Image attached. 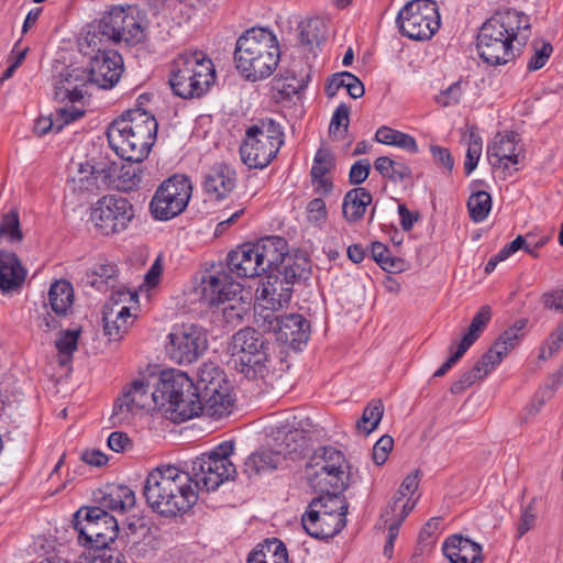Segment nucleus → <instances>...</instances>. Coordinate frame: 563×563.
<instances>
[{"label": "nucleus", "instance_id": "nucleus-19", "mask_svg": "<svg viewBox=\"0 0 563 563\" xmlns=\"http://www.w3.org/2000/svg\"><path fill=\"white\" fill-rule=\"evenodd\" d=\"M131 292H119L118 299L112 296L111 300L103 308V333L110 342H119L129 332L137 319V308L122 305L123 301H133Z\"/></svg>", "mask_w": 563, "mask_h": 563}, {"label": "nucleus", "instance_id": "nucleus-52", "mask_svg": "<svg viewBox=\"0 0 563 563\" xmlns=\"http://www.w3.org/2000/svg\"><path fill=\"white\" fill-rule=\"evenodd\" d=\"M0 236L9 242H20L23 238L20 229V220L16 212H10L2 219L0 225Z\"/></svg>", "mask_w": 563, "mask_h": 563}, {"label": "nucleus", "instance_id": "nucleus-42", "mask_svg": "<svg viewBox=\"0 0 563 563\" xmlns=\"http://www.w3.org/2000/svg\"><path fill=\"white\" fill-rule=\"evenodd\" d=\"M340 490H323L324 495L313 499L308 510L324 511L328 514H342L343 517L347 512V504L342 496L339 495Z\"/></svg>", "mask_w": 563, "mask_h": 563}, {"label": "nucleus", "instance_id": "nucleus-4", "mask_svg": "<svg viewBox=\"0 0 563 563\" xmlns=\"http://www.w3.org/2000/svg\"><path fill=\"white\" fill-rule=\"evenodd\" d=\"M280 60L277 36L264 27L246 30L236 41L234 62L239 73L249 81L268 78Z\"/></svg>", "mask_w": 563, "mask_h": 563}, {"label": "nucleus", "instance_id": "nucleus-45", "mask_svg": "<svg viewBox=\"0 0 563 563\" xmlns=\"http://www.w3.org/2000/svg\"><path fill=\"white\" fill-rule=\"evenodd\" d=\"M115 275V265L108 262L99 263L87 273L86 283L98 290H104Z\"/></svg>", "mask_w": 563, "mask_h": 563}, {"label": "nucleus", "instance_id": "nucleus-24", "mask_svg": "<svg viewBox=\"0 0 563 563\" xmlns=\"http://www.w3.org/2000/svg\"><path fill=\"white\" fill-rule=\"evenodd\" d=\"M521 151L517 133L498 132L487 146V157L493 168L507 170L509 166L520 163Z\"/></svg>", "mask_w": 563, "mask_h": 563}, {"label": "nucleus", "instance_id": "nucleus-27", "mask_svg": "<svg viewBox=\"0 0 563 563\" xmlns=\"http://www.w3.org/2000/svg\"><path fill=\"white\" fill-rule=\"evenodd\" d=\"M257 255L255 243H243L229 253L228 267L238 277L253 278L260 276L265 272Z\"/></svg>", "mask_w": 563, "mask_h": 563}, {"label": "nucleus", "instance_id": "nucleus-47", "mask_svg": "<svg viewBox=\"0 0 563 563\" xmlns=\"http://www.w3.org/2000/svg\"><path fill=\"white\" fill-rule=\"evenodd\" d=\"M420 483V471L415 470L410 474H408L402 483L400 484L399 489L396 492L393 500L391 510L393 512L400 511V505L406 503L408 499H411L412 494L418 489Z\"/></svg>", "mask_w": 563, "mask_h": 563}, {"label": "nucleus", "instance_id": "nucleus-2", "mask_svg": "<svg viewBox=\"0 0 563 563\" xmlns=\"http://www.w3.org/2000/svg\"><path fill=\"white\" fill-rule=\"evenodd\" d=\"M197 492L189 472L175 465H162L148 473L143 494L155 512L175 517L192 508L198 500Z\"/></svg>", "mask_w": 563, "mask_h": 563}, {"label": "nucleus", "instance_id": "nucleus-17", "mask_svg": "<svg viewBox=\"0 0 563 563\" xmlns=\"http://www.w3.org/2000/svg\"><path fill=\"white\" fill-rule=\"evenodd\" d=\"M167 352L178 364H190L207 349V336L196 324L184 323L174 325L168 334Z\"/></svg>", "mask_w": 563, "mask_h": 563}, {"label": "nucleus", "instance_id": "nucleus-34", "mask_svg": "<svg viewBox=\"0 0 563 563\" xmlns=\"http://www.w3.org/2000/svg\"><path fill=\"white\" fill-rule=\"evenodd\" d=\"M26 272L18 256L12 252H0V289L10 291L20 287L25 279Z\"/></svg>", "mask_w": 563, "mask_h": 563}, {"label": "nucleus", "instance_id": "nucleus-1", "mask_svg": "<svg viewBox=\"0 0 563 563\" xmlns=\"http://www.w3.org/2000/svg\"><path fill=\"white\" fill-rule=\"evenodd\" d=\"M530 19L523 12L505 9L495 12L479 29L477 52L484 63L499 66L516 57L530 37Z\"/></svg>", "mask_w": 563, "mask_h": 563}, {"label": "nucleus", "instance_id": "nucleus-15", "mask_svg": "<svg viewBox=\"0 0 563 563\" xmlns=\"http://www.w3.org/2000/svg\"><path fill=\"white\" fill-rule=\"evenodd\" d=\"M134 218L132 203L124 197L107 195L91 208L90 220L103 235L120 233L128 229Z\"/></svg>", "mask_w": 563, "mask_h": 563}, {"label": "nucleus", "instance_id": "nucleus-60", "mask_svg": "<svg viewBox=\"0 0 563 563\" xmlns=\"http://www.w3.org/2000/svg\"><path fill=\"white\" fill-rule=\"evenodd\" d=\"M79 563H125V558L120 552L102 549L89 552V556L85 555Z\"/></svg>", "mask_w": 563, "mask_h": 563}, {"label": "nucleus", "instance_id": "nucleus-9", "mask_svg": "<svg viewBox=\"0 0 563 563\" xmlns=\"http://www.w3.org/2000/svg\"><path fill=\"white\" fill-rule=\"evenodd\" d=\"M74 528L78 542L96 550L107 549L118 538L117 519L101 507L81 508L75 514Z\"/></svg>", "mask_w": 563, "mask_h": 563}, {"label": "nucleus", "instance_id": "nucleus-63", "mask_svg": "<svg viewBox=\"0 0 563 563\" xmlns=\"http://www.w3.org/2000/svg\"><path fill=\"white\" fill-rule=\"evenodd\" d=\"M369 169L371 163L368 159H358L352 165L350 169V183L353 185L362 184L368 177Z\"/></svg>", "mask_w": 563, "mask_h": 563}, {"label": "nucleus", "instance_id": "nucleus-46", "mask_svg": "<svg viewBox=\"0 0 563 563\" xmlns=\"http://www.w3.org/2000/svg\"><path fill=\"white\" fill-rule=\"evenodd\" d=\"M470 217L475 222L484 221L492 209V197L487 191L473 192L467 200Z\"/></svg>", "mask_w": 563, "mask_h": 563}, {"label": "nucleus", "instance_id": "nucleus-18", "mask_svg": "<svg viewBox=\"0 0 563 563\" xmlns=\"http://www.w3.org/2000/svg\"><path fill=\"white\" fill-rule=\"evenodd\" d=\"M158 397L161 395L157 394L156 388L151 389L147 378H136L123 388L113 406L112 417L119 422L129 421L136 410L152 406L159 407Z\"/></svg>", "mask_w": 563, "mask_h": 563}, {"label": "nucleus", "instance_id": "nucleus-37", "mask_svg": "<svg viewBox=\"0 0 563 563\" xmlns=\"http://www.w3.org/2000/svg\"><path fill=\"white\" fill-rule=\"evenodd\" d=\"M48 303L57 317H66L74 305L71 284L65 279L55 280L48 290Z\"/></svg>", "mask_w": 563, "mask_h": 563}, {"label": "nucleus", "instance_id": "nucleus-7", "mask_svg": "<svg viewBox=\"0 0 563 563\" xmlns=\"http://www.w3.org/2000/svg\"><path fill=\"white\" fill-rule=\"evenodd\" d=\"M234 451L231 441H224L209 453H203L191 462L188 471L197 489L216 490L221 484L233 478L236 473L230 456Z\"/></svg>", "mask_w": 563, "mask_h": 563}, {"label": "nucleus", "instance_id": "nucleus-54", "mask_svg": "<svg viewBox=\"0 0 563 563\" xmlns=\"http://www.w3.org/2000/svg\"><path fill=\"white\" fill-rule=\"evenodd\" d=\"M389 181L399 184L401 191L411 187L413 181L409 167L389 158Z\"/></svg>", "mask_w": 563, "mask_h": 563}, {"label": "nucleus", "instance_id": "nucleus-20", "mask_svg": "<svg viewBox=\"0 0 563 563\" xmlns=\"http://www.w3.org/2000/svg\"><path fill=\"white\" fill-rule=\"evenodd\" d=\"M87 71L90 84L102 89H110L118 84L123 73V58L113 49H98L89 57Z\"/></svg>", "mask_w": 563, "mask_h": 563}, {"label": "nucleus", "instance_id": "nucleus-25", "mask_svg": "<svg viewBox=\"0 0 563 563\" xmlns=\"http://www.w3.org/2000/svg\"><path fill=\"white\" fill-rule=\"evenodd\" d=\"M254 243L265 273L284 269L288 260L296 262L288 254L286 240L280 236H266Z\"/></svg>", "mask_w": 563, "mask_h": 563}, {"label": "nucleus", "instance_id": "nucleus-59", "mask_svg": "<svg viewBox=\"0 0 563 563\" xmlns=\"http://www.w3.org/2000/svg\"><path fill=\"white\" fill-rule=\"evenodd\" d=\"M102 33L96 31H88L79 42L80 52L90 57L96 54L98 49H107L102 44Z\"/></svg>", "mask_w": 563, "mask_h": 563}, {"label": "nucleus", "instance_id": "nucleus-32", "mask_svg": "<svg viewBox=\"0 0 563 563\" xmlns=\"http://www.w3.org/2000/svg\"><path fill=\"white\" fill-rule=\"evenodd\" d=\"M100 507L119 514L133 509L136 501L134 492L130 487L120 484L107 485L100 490Z\"/></svg>", "mask_w": 563, "mask_h": 563}, {"label": "nucleus", "instance_id": "nucleus-39", "mask_svg": "<svg viewBox=\"0 0 563 563\" xmlns=\"http://www.w3.org/2000/svg\"><path fill=\"white\" fill-rule=\"evenodd\" d=\"M282 460L283 457L278 454L274 446L272 450H258L246 459L244 463V473L251 477L262 472L275 470Z\"/></svg>", "mask_w": 563, "mask_h": 563}, {"label": "nucleus", "instance_id": "nucleus-28", "mask_svg": "<svg viewBox=\"0 0 563 563\" xmlns=\"http://www.w3.org/2000/svg\"><path fill=\"white\" fill-rule=\"evenodd\" d=\"M504 350H506L504 347ZM506 356V351L496 352L492 347L484 353L476 364L468 371L464 372L457 380H455L450 391L459 395L465 389L474 385L477 380L485 378Z\"/></svg>", "mask_w": 563, "mask_h": 563}, {"label": "nucleus", "instance_id": "nucleus-26", "mask_svg": "<svg viewBox=\"0 0 563 563\" xmlns=\"http://www.w3.org/2000/svg\"><path fill=\"white\" fill-rule=\"evenodd\" d=\"M302 527L308 534L316 539H328L336 536L346 525L342 514L308 510L302 516Z\"/></svg>", "mask_w": 563, "mask_h": 563}, {"label": "nucleus", "instance_id": "nucleus-57", "mask_svg": "<svg viewBox=\"0 0 563 563\" xmlns=\"http://www.w3.org/2000/svg\"><path fill=\"white\" fill-rule=\"evenodd\" d=\"M332 167L333 158L330 152L327 150H319L314 155L310 175L311 177L327 176Z\"/></svg>", "mask_w": 563, "mask_h": 563}, {"label": "nucleus", "instance_id": "nucleus-5", "mask_svg": "<svg viewBox=\"0 0 563 563\" xmlns=\"http://www.w3.org/2000/svg\"><path fill=\"white\" fill-rule=\"evenodd\" d=\"M214 81L213 63L201 51L184 52L173 62L169 85L183 99L200 98Z\"/></svg>", "mask_w": 563, "mask_h": 563}, {"label": "nucleus", "instance_id": "nucleus-13", "mask_svg": "<svg viewBox=\"0 0 563 563\" xmlns=\"http://www.w3.org/2000/svg\"><path fill=\"white\" fill-rule=\"evenodd\" d=\"M192 186L188 177L174 175L166 179L153 196L150 209L156 220L167 221L180 214L191 197Z\"/></svg>", "mask_w": 563, "mask_h": 563}, {"label": "nucleus", "instance_id": "nucleus-33", "mask_svg": "<svg viewBox=\"0 0 563 563\" xmlns=\"http://www.w3.org/2000/svg\"><path fill=\"white\" fill-rule=\"evenodd\" d=\"M202 397L205 415L214 419H222L232 412L234 399L228 383L222 384L221 388H207Z\"/></svg>", "mask_w": 563, "mask_h": 563}, {"label": "nucleus", "instance_id": "nucleus-36", "mask_svg": "<svg viewBox=\"0 0 563 563\" xmlns=\"http://www.w3.org/2000/svg\"><path fill=\"white\" fill-rule=\"evenodd\" d=\"M274 449L285 459L292 453H300L305 445L303 432L294 426L283 424L274 433Z\"/></svg>", "mask_w": 563, "mask_h": 563}, {"label": "nucleus", "instance_id": "nucleus-23", "mask_svg": "<svg viewBox=\"0 0 563 563\" xmlns=\"http://www.w3.org/2000/svg\"><path fill=\"white\" fill-rule=\"evenodd\" d=\"M88 84V75L82 67H66L54 79V99L60 103L80 102L87 93Z\"/></svg>", "mask_w": 563, "mask_h": 563}, {"label": "nucleus", "instance_id": "nucleus-64", "mask_svg": "<svg viewBox=\"0 0 563 563\" xmlns=\"http://www.w3.org/2000/svg\"><path fill=\"white\" fill-rule=\"evenodd\" d=\"M108 446L118 453L126 452L132 449V441L126 433L114 431L108 438Z\"/></svg>", "mask_w": 563, "mask_h": 563}, {"label": "nucleus", "instance_id": "nucleus-53", "mask_svg": "<svg viewBox=\"0 0 563 563\" xmlns=\"http://www.w3.org/2000/svg\"><path fill=\"white\" fill-rule=\"evenodd\" d=\"M350 122V108L345 103H340L334 110L330 125L329 133L333 136H342L346 132Z\"/></svg>", "mask_w": 563, "mask_h": 563}, {"label": "nucleus", "instance_id": "nucleus-12", "mask_svg": "<svg viewBox=\"0 0 563 563\" xmlns=\"http://www.w3.org/2000/svg\"><path fill=\"white\" fill-rule=\"evenodd\" d=\"M344 463V455L332 446L317 450L307 464V478L310 486L319 492L344 490L346 487Z\"/></svg>", "mask_w": 563, "mask_h": 563}, {"label": "nucleus", "instance_id": "nucleus-3", "mask_svg": "<svg viewBox=\"0 0 563 563\" xmlns=\"http://www.w3.org/2000/svg\"><path fill=\"white\" fill-rule=\"evenodd\" d=\"M158 123L150 112L135 108L124 112L107 130L110 147L126 162L144 161L157 137Z\"/></svg>", "mask_w": 563, "mask_h": 563}, {"label": "nucleus", "instance_id": "nucleus-22", "mask_svg": "<svg viewBox=\"0 0 563 563\" xmlns=\"http://www.w3.org/2000/svg\"><path fill=\"white\" fill-rule=\"evenodd\" d=\"M201 298L209 306L242 298L243 287L232 279L229 272L220 271L205 276L200 284Z\"/></svg>", "mask_w": 563, "mask_h": 563}, {"label": "nucleus", "instance_id": "nucleus-29", "mask_svg": "<svg viewBox=\"0 0 563 563\" xmlns=\"http://www.w3.org/2000/svg\"><path fill=\"white\" fill-rule=\"evenodd\" d=\"M442 553L450 563H481L484 560L482 545L462 534L448 537Z\"/></svg>", "mask_w": 563, "mask_h": 563}, {"label": "nucleus", "instance_id": "nucleus-16", "mask_svg": "<svg viewBox=\"0 0 563 563\" xmlns=\"http://www.w3.org/2000/svg\"><path fill=\"white\" fill-rule=\"evenodd\" d=\"M256 322L267 332H273L276 340L300 350L309 340L310 325L299 313L278 316L274 311L258 313Z\"/></svg>", "mask_w": 563, "mask_h": 563}, {"label": "nucleus", "instance_id": "nucleus-8", "mask_svg": "<svg viewBox=\"0 0 563 563\" xmlns=\"http://www.w3.org/2000/svg\"><path fill=\"white\" fill-rule=\"evenodd\" d=\"M303 274V268L297 262L288 260L284 269L269 272L257 286L255 296L258 302L256 319L258 313L264 311H274L287 307L291 300L294 285Z\"/></svg>", "mask_w": 563, "mask_h": 563}, {"label": "nucleus", "instance_id": "nucleus-11", "mask_svg": "<svg viewBox=\"0 0 563 563\" xmlns=\"http://www.w3.org/2000/svg\"><path fill=\"white\" fill-rule=\"evenodd\" d=\"M396 24L399 32L410 40L426 41L440 29V14L433 0H412L398 12Z\"/></svg>", "mask_w": 563, "mask_h": 563}, {"label": "nucleus", "instance_id": "nucleus-56", "mask_svg": "<svg viewBox=\"0 0 563 563\" xmlns=\"http://www.w3.org/2000/svg\"><path fill=\"white\" fill-rule=\"evenodd\" d=\"M389 146H395L410 154L418 152V145L413 136L389 128Z\"/></svg>", "mask_w": 563, "mask_h": 563}, {"label": "nucleus", "instance_id": "nucleus-55", "mask_svg": "<svg viewBox=\"0 0 563 563\" xmlns=\"http://www.w3.org/2000/svg\"><path fill=\"white\" fill-rule=\"evenodd\" d=\"M415 507L416 503L408 499L406 503L400 505V511L394 512L395 516L393 521L389 523V553L393 551L394 541L399 533L400 526Z\"/></svg>", "mask_w": 563, "mask_h": 563}, {"label": "nucleus", "instance_id": "nucleus-30", "mask_svg": "<svg viewBox=\"0 0 563 563\" xmlns=\"http://www.w3.org/2000/svg\"><path fill=\"white\" fill-rule=\"evenodd\" d=\"M236 185V173L228 164L213 165L205 176L203 190L209 199L225 198Z\"/></svg>", "mask_w": 563, "mask_h": 563}, {"label": "nucleus", "instance_id": "nucleus-38", "mask_svg": "<svg viewBox=\"0 0 563 563\" xmlns=\"http://www.w3.org/2000/svg\"><path fill=\"white\" fill-rule=\"evenodd\" d=\"M247 563H288L287 548L276 538L266 539L249 555Z\"/></svg>", "mask_w": 563, "mask_h": 563}, {"label": "nucleus", "instance_id": "nucleus-44", "mask_svg": "<svg viewBox=\"0 0 563 563\" xmlns=\"http://www.w3.org/2000/svg\"><path fill=\"white\" fill-rule=\"evenodd\" d=\"M197 391L205 394L207 388H221L222 384L228 382L224 379L223 373L212 363L203 364L198 372Z\"/></svg>", "mask_w": 563, "mask_h": 563}, {"label": "nucleus", "instance_id": "nucleus-61", "mask_svg": "<svg viewBox=\"0 0 563 563\" xmlns=\"http://www.w3.org/2000/svg\"><path fill=\"white\" fill-rule=\"evenodd\" d=\"M553 52V47L549 42H542L541 47H534V53L527 64L529 71H536L541 69L550 58Z\"/></svg>", "mask_w": 563, "mask_h": 563}, {"label": "nucleus", "instance_id": "nucleus-50", "mask_svg": "<svg viewBox=\"0 0 563 563\" xmlns=\"http://www.w3.org/2000/svg\"><path fill=\"white\" fill-rule=\"evenodd\" d=\"M318 25L319 22L317 20L301 22L298 25L300 44L310 52H313L314 46H319L322 41L317 33Z\"/></svg>", "mask_w": 563, "mask_h": 563}, {"label": "nucleus", "instance_id": "nucleus-58", "mask_svg": "<svg viewBox=\"0 0 563 563\" xmlns=\"http://www.w3.org/2000/svg\"><path fill=\"white\" fill-rule=\"evenodd\" d=\"M78 338V330H68L63 332L56 341V347L59 354L67 356L69 360L73 353L77 350Z\"/></svg>", "mask_w": 563, "mask_h": 563}, {"label": "nucleus", "instance_id": "nucleus-14", "mask_svg": "<svg viewBox=\"0 0 563 563\" xmlns=\"http://www.w3.org/2000/svg\"><path fill=\"white\" fill-rule=\"evenodd\" d=\"M99 30L109 40L128 45L141 43L145 37L143 19L132 7H112L99 22Z\"/></svg>", "mask_w": 563, "mask_h": 563}, {"label": "nucleus", "instance_id": "nucleus-40", "mask_svg": "<svg viewBox=\"0 0 563 563\" xmlns=\"http://www.w3.org/2000/svg\"><path fill=\"white\" fill-rule=\"evenodd\" d=\"M371 201L372 196L365 188L358 187L350 190L343 200L344 218L350 222L361 219Z\"/></svg>", "mask_w": 563, "mask_h": 563}, {"label": "nucleus", "instance_id": "nucleus-10", "mask_svg": "<svg viewBox=\"0 0 563 563\" xmlns=\"http://www.w3.org/2000/svg\"><path fill=\"white\" fill-rule=\"evenodd\" d=\"M232 357L235 367L250 379H257L267 373V347L263 335L252 328H245L233 335Z\"/></svg>", "mask_w": 563, "mask_h": 563}, {"label": "nucleus", "instance_id": "nucleus-48", "mask_svg": "<svg viewBox=\"0 0 563 563\" xmlns=\"http://www.w3.org/2000/svg\"><path fill=\"white\" fill-rule=\"evenodd\" d=\"M384 415V404L382 400H372L363 411L362 418L357 421L356 427L365 434L374 431Z\"/></svg>", "mask_w": 563, "mask_h": 563}, {"label": "nucleus", "instance_id": "nucleus-6", "mask_svg": "<svg viewBox=\"0 0 563 563\" xmlns=\"http://www.w3.org/2000/svg\"><path fill=\"white\" fill-rule=\"evenodd\" d=\"M284 144V131L273 119H263L250 126L240 146L242 162L249 168L263 169L277 156Z\"/></svg>", "mask_w": 563, "mask_h": 563}, {"label": "nucleus", "instance_id": "nucleus-51", "mask_svg": "<svg viewBox=\"0 0 563 563\" xmlns=\"http://www.w3.org/2000/svg\"><path fill=\"white\" fill-rule=\"evenodd\" d=\"M537 498L533 497L530 503L521 508L520 518L517 525L516 538H522L529 530L536 526L538 508Z\"/></svg>", "mask_w": 563, "mask_h": 563}, {"label": "nucleus", "instance_id": "nucleus-43", "mask_svg": "<svg viewBox=\"0 0 563 563\" xmlns=\"http://www.w3.org/2000/svg\"><path fill=\"white\" fill-rule=\"evenodd\" d=\"M133 163L122 164L120 169L115 166L113 183L118 190L129 192L139 188L142 181V168Z\"/></svg>", "mask_w": 563, "mask_h": 563}, {"label": "nucleus", "instance_id": "nucleus-35", "mask_svg": "<svg viewBox=\"0 0 563 563\" xmlns=\"http://www.w3.org/2000/svg\"><path fill=\"white\" fill-rule=\"evenodd\" d=\"M166 411L170 412V418L175 421H186L203 413V402L197 388L195 387L183 397L172 400L166 407Z\"/></svg>", "mask_w": 563, "mask_h": 563}, {"label": "nucleus", "instance_id": "nucleus-31", "mask_svg": "<svg viewBox=\"0 0 563 563\" xmlns=\"http://www.w3.org/2000/svg\"><path fill=\"white\" fill-rule=\"evenodd\" d=\"M195 389V383L189 376L177 369L163 372L156 385L159 407H167L172 400L183 397L186 393Z\"/></svg>", "mask_w": 563, "mask_h": 563}, {"label": "nucleus", "instance_id": "nucleus-21", "mask_svg": "<svg viewBox=\"0 0 563 563\" xmlns=\"http://www.w3.org/2000/svg\"><path fill=\"white\" fill-rule=\"evenodd\" d=\"M76 172L68 181V187L74 191L96 194L102 187L109 185L114 177L115 163H96L90 161L76 163Z\"/></svg>", "mask_w": 563, "mask_h": 563}, {"label": "nucleus", "instance_id": "nucleus-49", "mask_svg": "<svg viewBox=\"0 0 563 563\" xmlns=\"http://www.w3.org/2000/svg\"><path fill=\"white\" fill-rule=\"evenodd\" d=\"M483 141L482 137L474 131H471L468 135L467 151L464 162V170L468 176L478 164L482 155Z\"/></svg>", "mask_w": 563, "mask_h": 563}, {"label": "nucleus", "instance_id": "nucleus-62", "mask_svg": "<svg viewBox=\"0 0 563 563\" xmlns=\"http://www.w3.org/2000/svg\"><path fill=\"white\" fill-rule=\"evenodd\" d=\"M308 220L316 224L321 225L327 220L325 202L321 198L312 199L307 206Z\"/></svg>", "mask_w": 563, "mask_h": 563}, {"label": "nucleus", "instance_id": "nucleus-41", "mask_svg": "<svg viewBox=\"0 0 563 563\" xmlns=\"http://www.w3.org/2000/svg\"><path fill=\"white\" fill-rule=\"evenodd\" d=\"M492 308L488 305H484L479 308V310L473 317L471 324L467 328V331L462 336L461 342L459 343L464 350H468L482 335L488 322L492 319Z\"/></svg>", "mask_w": 563, "mask_h": 563}]
</instances>
